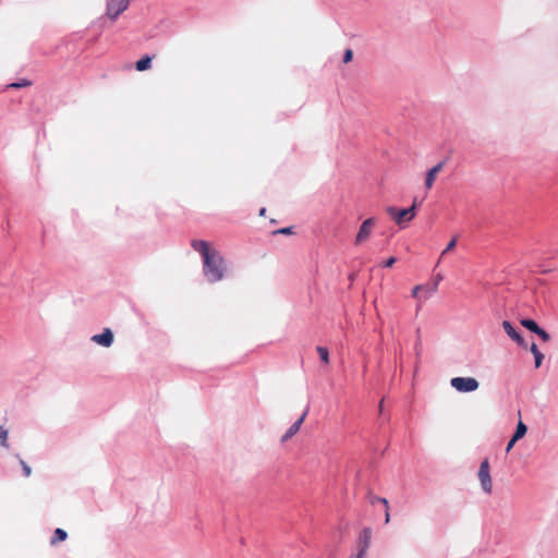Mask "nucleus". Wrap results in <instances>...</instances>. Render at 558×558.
I'll list each match as a JSON object with an SVG mask.
<instances>
[{"label": "nucleus", "instance_id": "obj_1", "mask_svg": "<svg viewBox=\"0 0 558 558\" xmlns=\"http://www.w3.org/2000/svg\"><path fill=\"white\" fill-rule=\"evenodd\" d=\"M192 247L202 255L204 263V275L209 282H217L223 278L225 260L209 243L204 240H193Z\"/></svg>", "mask_w": 558, "mask_h": 558}, {"label": "nucleus", "instance_id": "obj_2", "mask_svg": "<svg viewBox=\"0 0 558 558\" xmlns=\"http://www.w3.org/2000/svg\"><path fill=\"white\" fill-rule=\"evenodd\" d=\"M417 204L416 201L413 202L412 206L404 209H399L397 207H388L386 213L391 217V219L401 228L409 221H411L416 216Z\"/></svg>", "mask_w": 558, "mask_h": 558}, {"label": "nucleus", "instance_id": "obj_3", "mask_svg": "<svg viewBox=\"0 0 558 558\" xmlns=\"http://www.w3.org/2000/svg\"><path fill=\"white\" fill-rule=\"evenodd\" d=\"M477 476H478L483 492L488 495L492 494L493 482H492V476H490L489 461L487 458L481 462Z\"/></svg>", "mask_w": 558, "mask_h": 558}, {"label": "nucleus", "instance_id": "obj_4", "mask_svg": "<svg viewBox=\"0 0 558 558\" xmlns=\"http://www.w3.org/2000/svg\"><path fill=\"white\" fill-rule=\"evenodd\" d=\"M450 385L459 392H472L480 386L478 381L473 377H453L450 380Z\"/></svg>", "mask_w": 558, "mask_h": 558}, {"label": "nucleus", "instance_id": "obj_5", "mask_svg": "<svg viewBox=\"0 0 558 558\" xmlns=\"http://www.w3.org/2000/svg\"><path fill=\"white\" fill-rule=\"evenodd\" d=\"M375 225H376L375 218H367L366 220H364L362 222V225L360 226V229L355 235V239H354V244L356 246L362 245L371 238L373 230L375 228Z\"/></svg>", "mask_w": 558, "mask_h": 558}, {"label": "nucleus", "instance_id": "obj_6", "mask_svg": "<svg viewBox=\"0 0 558 558\" xmlns=\"http://www.w3.org/2000/svg\"><path fill=\"white\" fill-rule=\"evenodd\" d=\"M371 538H372V530L369 527L363 529L359 536L356 553H353V554L356 556H360L362 558H366L367 551L371 546Z\"/></svg>", "mask_w": 558, "mask_h": 558}, {"label": "nucleus", "instance_id": "obj_7", "mask_svg": "<svg viewBox=\"0 0 558 558\" xmlns=\"http://www.w3.org/2000/svg\"><path fill=\"white\" fill-rule=\"evenodd\" d=\"M130 4V0H108L107 1V15L111 20H116L122 12H124Z\"/></svg>", "mask_w": 558, "mask_h": 558}, {"label": "nucleus", "instance_id": "obj_8", "mask_svg": "<svg viewBox=\"0 0 558 558\" xmlns=\"http://www.w3.org/2000/svg\"><path fill=\"white\" fill-rule=\"evenodd\" d=\"M502 328L505 332L514 341L518 343V345L526 349L527 343L525 340L521 337V335L515 330V328L512 326V324L508 320L502 322Z\"/></svg>", "mask_w": 558, "mask_h": 558}, {"label": "nucleus", "instance_id": "obj_9", "mask_svg": "<svg viewBox=\"0 0 558 558\" xmlns=\"http://www.w3.org/2000/svg\"><path fill=\"white\" fill-rule=\"evenodd\" d=\"M92 341L101 347L109 348L113 342V333L109 328H105L101 333L94 335Z\"/></svg>", "mask_w": 558, "mask_h": 558}, {"label": "nucleus", "instance_id": "obj_10", "mask_svg": "<svg viewBox=\"0 0 558 558\" xmlns=\"http://www.w3.org/2000/svg\"><path fill=\"white\" fill-rule=\"evenodd\" d=\"M307 415V410L302 414V416L294 422L289 429L284 433V435L281 437V442H287L289 439H291L301 428L305 417Z\"/></svg>", "mask_w": 558, "mask_h": 558}, {"label": "nucleus", "instance_id": "obj_11", "mask_svg": "<svg viewBox=\"0 0 558 558\" xmlns=\"http://www.w3.org/2000/svg\"><path fill=\"white\" fill-rule=\"evenodd\" d=\"M445 166V161L438 162L436 166H434L432 169L428 170L425 179V187L427 190L432 189L435 180L437 178V174L442 170Z\"/></svg>", "mask_w": 558, "mask_h": 558}, {"label": "nucleus", "instance_id": "obj_12", "mask_svg": "<svg viewBox=\"0 0 558 558\" xmlns=\"http://www.w3.org/2000/svg\"><path fill=\"white\" fill-rule=\"evenodd\" d=\"M151 66V58L149 56L142 57L135 64L137 71L143 72Z\"/></svg>", "mask_w": 558, "mask_h": 558}, {"label": "nucleus", "instance_id": "obj_13", "mask_svg": "<svg viewBox=\"0 0 558 558\" xmlns=\"http://www.w3.org/2000/svg\"><path fill=\"white\" fill-rule=\"evenodd\" d=\"M68 537V534L64 530L58 527L54 530L53 536L51 537V545H56L57 543L65 541Z\"/></svg>", "mask_w": 558, "mask_h": 558}, {"label": "nucleus", "instance_id": "obj_14", "mask_svg": "<svg viewBox=\"0 0 558 558\" xmlns=\"http://www.w3.org/2000/svg\"><path fill=\"white\" fill-rule=\"evenodd\" d=\"M530 350L535 359V367L538 368L542 365L544 355L542 354V352L538 350L537 345L534 342L531 344Z\"/></svg>", "mask_w": 558, "mask_h": 558}, {"label": "nucleus", "instance_id": "obj_15", "mask_svg": "<svg viewBox=\"0 0 558 558\" xmlns=\"http://www.w3.org/2000/svg\"><path fill=\"white\" fill-rule=\"evenodd\" d=\"M526 430H527L526 425L522 421H519V423L517 425V429L513 434L514 440H520L521 438H523L526 434Z\"/></svg>", "mask_w": 558, "mask_h": 558}, {"label": "nucleus", "instance_id": "obj_16", "mask_svg": "<svg viewBox=\"0 0 558 558\" xmlns=\"http://www.w3.org/2000/svg\"><path fill=\"white\" fill-rule=\"evenodd\" d=\"M521 325L534 333L539 330V326L534 320L529 318L522 319Z\"/></svg>", "mask_w": 558, "mask_h": 558}, {"label": "nucleus", "instance_id": "obj_17", "mask_svg": "<svg viewBox=\"0 0 558 558\" xmlns=\"http://www.w3.org/2000/svg\"><path fill=\"white\" fill-rule=\"evenodd\" d=\"M317 353L319 354L320 360L325 363H329V351L325 347H317Z\"/></svg>", "mask_w": 558, "mask_h": 558}, {"label": "nucleus", "instance_id": "obj_18", "mask_svg": "<svg viewBox=\"0 0 558 558\" xmlns=\"http://www.w3.org/2000/svg\"><path fill=\"white\" fill-rule=\"evenodd\" d=\"M0 444L1 446H3L4 448H9V444H8V430L5 428H3L2 426H0Z\"/></svg>", "mask_w": 558, "mask_h": 558}, {"label": "nucleus", "instance_id": "obj_19", "mask_svg": "<svg viewBox=\"0 0 558 558\" xmlns=\"http://www.w3.org/2000/svg\"><path fill=\"white\" fill-rule=\"evenodd\" d=\"M20 464H21L22 470H23V475H24L25 477L31 476V474H32V469H31V466H29V465H28L24 460H22V459H20Z\"/></svg>", "mask_w": 558, "mask_h": 558}, {"label": "nucleus", "instance_id": "obj_20", "mask_svg": "<svg viewBox=\"0 0 558 558\" xmlns=\"http://www.w3.org/2000/svg\"><path fill=\"white\" fill-rule=\"evenodd\" d=\"M457 245V238H453L446 246V248L441 252L440 257L452 251Z\"/></svg>", "mask_w": 558, "mask_h": 558}, {"label": "nucleus", "instance_id": "obj_21", "mask_svg": "<svg viewBox=\"0 0 558 558\" xmlns=\"http://www.w3.org/2000/svg\"><path fill=\"white\" fill-rule=\"evenodd\" d=\"M31 82L27 81V80H22L21 82L19 83H12L10 84L8 87L9 88H21V87H27V86H31Z\"/></svg>", "mask_w": 558, "mask_h": 558}, {"label": "nucleus", "instance_id": "obj_22", "mask_svg": "<svg viewBox=\"0 0 558 558\" xmlns=\"http://www.w3.org/2000/svg\"><path fill=\"white\" fill-rule=\"evenodd\" d=\"M544 342H548L550 340L549 333L539 327V330L535 332Z\"/></svg>", "mask_w": 558, "mask_h": 558}, {"label": "nucleus", "instance_id": "obj_23", "mask_svg": "<svg viewBox=\"0 0 558 558\" xmlns=\"http://www.w3.org/2000/svg\"><path fill=\"white\" fill-rule=\"evenodd\" d=\"M353 59V51L352 49H347L343 54V62L349 63Z\"/></svg>", "mask_w": 558, "mask_h": 558}, {"label": "nucleus", "instance_id": "obj_24", "mask_svg": "<svg viewBox=\"0 0 558 558\" xmlns=\"http://www.w3.org/2000/svg\"><path fill=\"white\" fill-rule=\"evenodd\" d=\"M396 257H390L384 263V267H391L396 263Z\"/></svg>", "mask_w": 558, "mask_h": 558}, {"label": "nucleus", "instance_id": "obj_25", "mask_svg": "<svg viewBox=\"0 0 558 558\" xmlns=\"http://www.w3.org/2000/svg\"><path fill=\"white\" fill-rule=\"evenodd\" d=\"M517 441L518 440H514V437L512 436L511 439L509 440L508 445H507L506 451L509 452Z\"/></svg>", "mask_w": 558, "mask_h": 558}, {"label": "nucleus", "instance_id": "obj_26", "mask_svg": "<svg viewBox=\"0 0 558 558\" xmlns=\"http://www.w3.org/2000/svg\"><path fill=\"white\" fill-rule=\"evenodd\" d=\"M423 289H424V287H423V286H415V287L413 288L412 295H413L414 298H416V296L418 295V292H420L421 290H423Z\"/></svg>", "mask_w": 558, "mask_h": 558}, {"label": "nucleus", "instance_id": "obj_27", "mask_svg": "<svg viewBox=\"0 0 558 558\" xmlns=\"http://www.w3.org/2000/svg\"><path fill=\"white\" fill-rule=\"evenodd\" d=\"M378 502L385 506L386 509H389L388 500L383 497H378Z\"/></svg>", "mask_w": 558, "mask_h": 558}, {"label": "nucleus", "instance_id": "obj_28", "mask_svg": "<svg viewBox=\"0 0 558 558\" xmlns=\"http://www.w3.org/2000/svg\"><path fill=\"white\" fill-rule=\"evenodd\" d=\"M389 521H390L389 509H386V513H385V523H389Z\"/></svg>", "mask_w": 558, "mask_h": 558}, {"label": "nucleus", "instance_id": "obj_29", "mask_svg": "<svg viewBox=\"0 0 558 558\" xmlns=\"http://www.w3.org/2000/svg\"><path fill=\"white\" fill-rule=\"evenodd\" d=\"M278 232L288 234V233H291V228H284V229L279 230Z\"/></svg>", "mask_w": 558, "mask_h": 558}, {"label": "nucleus", "instance_id": "obj_30", "mask_svg": "<svg viewBox=\"0 0 558 558\" xmlns=\"http://www.w3.org/2000/svg\"><path fill=\"white\" fill-rule=\"evenodd\" d=\"M265 213H266V209H265V208H262V209H260V211H259V215H260V216H264V215H265Z\"/></svg>", "mask_w": 558, "mask_h": 558}, {"label": "nucleus", "instance_id": "obj_31", "mask_svg": "<svg viewBox=\"0 0 558 558\" xmlns=\"http://www.w3.org/2000/svg\"><path fill=\"white\" fill-rule=\"evenodd\" d=\"M372 502H373V504H374V502H378V497L374 498V499L372 500Z\"/></svg>", "mask_w": 558, "mask_h": 558}]
</instances>
